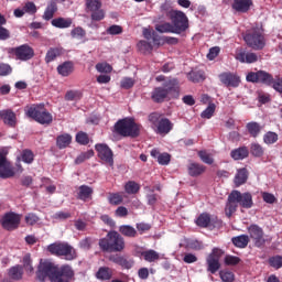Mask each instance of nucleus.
I'll return each instance as SVG.
<instances>
[{"label":"nucleus","instance_id":"nucleus-1","mask_svg":"<svg viewBox=\"0 0 282 282\" xmlns=\"http://www.w3.org/2000/svg\"><path fill=\"white\" fill-rule=\"evenodd\" d=\"M76 276L74 269L69 264L56 265L51 261L41 260L37 271L36 279L40 282H73Z\"/></svg>","mask_w":282,"mask_h":282},{"label":"nucleus","instance_id":"nucleus-2","mask_svg":"<svg viewBox=\"0 0 282 282\" xmlns=\"http://www.w3.org/2000/svg\"><path fill=\"white\" fill-rule=\"evenodd\" d=\"M169 97L180 98V82L175 78L165 80L163 86L155 87L151 91V100L158 105L164 102Z\"/></svg>","mask_w":282,"mask_h":282},{"label":"nucleus","instance_id":"nucleus-3","mask_svg":"<svg viewBox=\"0 0 282 282\" xmlns=\"http://www.w3.org/2000/svg\"><path fill=\"white\" fill-rule=\"evenodd\" d=\"M252 194L250 193H241L239 191H232L227 199V204L225 207V213L227 217H232L234 213H237V208L241 206V208H252Z\"/></svg>","mask_w":282,"mask_h":282},{"label":"nucleus","instance_id":"nucleus-4","mask_svg":"<svg viewBox=\"0 0 282 282\" xmlns=\"http://www.w3.org/2000/svg\"><path fill=\"white\" fill-rule=\"evenodd\" d=\"M243 41L248 47L261 51L265 47L268 39H265V29L263 24H256L248 29L243 34Z\"/></svg>","mask_w":282,"mask_h":282},{"label":"nucleus","instance_id":"nucleus-5","mask_svg":"<svg viewBox=\"0 0 282 282\" xmlns=\"http://www.w3.org/2000/svg\"><path fill=\"white\" fill-rule=\"evenodd\" d=\"M98 246L101 252H124L127 242L120 232L110 230L106 237L99 239Z\"/></svg>","mask_w":282,"mask_h":282},{"label":"nucleus","instance_id":"nucleus-6","mask_svg":"<svg viewBox=\"0 0 282 282\" xmlns=\"http://www.w3.org/2000/svg\"><path fill=\"white\" fill-rule=\"evenodd\" d=\"M140 124L133 118L119 119L113 126V132L121 138H138L140 135Z\"/></svg>","mask_w":282,"mask_h":282},{"label":"nucleus","instance_id":"nucleus-7","mask_svg":"<svg viewBox=\"0 0 282 282\" xmlns=\"http://www.w3.org/2000/svg\"><path fill=\"white\" fill-rule=\"evenodd\" d=\"M28 118H32L39 124H52L54 117L47 111L44 104H33L25 107Z\"/></svg>","mask_w":282,"mask_h":282},{"label":"nucleus","instance_id":"nucleus-8","mask_svg":"<svg viewBox=\"0 0 282 282\" xmlns=\"http://www.w3.org/2000/svg\"><path fill=\"white\" fill-rule=\"evenodd\" d=\"M46 250L50 254H53V257H64L66 261H74V259L78 257L76 249L67 242H53L47 246Z\"/></svg>","mask_w":282,"mask_h":282},{"label":"nucleus","instance_id":"nucleus-9","mask_svg":"<svg viewBox=\"0 0 282 282\" xmlns=\"http://www.w3.org/2000/svg\"><path fill=\"white\" fill-rule=\"evenodd\" d=\"M165 17L170 19L174 34H182V32H186V30H188V17H186V13L183 11L171 9L166 11Z\"/></svg>","mask_w":282,"mask_h":282},{"label":"nucleus","instance_id":"nucleus-10","mask_svg":"<svg viewBox=\"0 0 282 282\" xmlns=\"http://www.w3.org/2000/svg\"><path fill=\"white\" fill-rule=\"evenodd\" d=\"M149 122L156 128V133L160 135H167L173 131V122L169 118L162 116L160 112H152L148 117Z\"/></svg>","mask_w":282,"mask_h":282},{"label":"nucleus","instance_id":"nucleus-11","mask_svg":"<svg viewBox=\"0 0 282 282\" xmlns=\"http://www.w3.org/2000/svg\"><path fill=\"white\" fill-rule=\"evenodd\" d=\"M221 254H224V251H221V249L214 248L213 251L207 256V272H210V274H217V272H219V269L221 268V263H219Z\"/></svg>","mask_w":282,"mask_h":282},{"label":"nucleus","instance_id":"nucleus-12","mask_svg":"<svg viewBox=\"0 0 282 282\" xmlns=\"http://www.w3.org/2000/svg\"><path fill=\"white\" fill-rule=\"evenodd\" d=\"M221 219L210 216L208 213L200 214L196 219V226L199 228H221Z\"/></svg>","mask_w":282,"mask_h":282},{"label":"nucleus","instance_id":"nucleus-13","mask_svg":"<svg viewBox=\"0 0 282 282\" xmlns=\"http://www.w3.org/2000/svg\"><path fill=\"white\" fill-rule=\"evenodd\" d=\"M0 224L4 230H17L21 224V215L14 212L7 213L2 217Z\"/></svg>","mask_w":282,"mask_h":282},{"label":"nucleus","instance_id":"nucleus-14","mask_svg":"<svg viewBox=\"0 0 282 282\" xmlns=\"http://www.w3.org/2000/svg\"><path fill=\"white\" fill-rule=\"evenodd\" d=\"M248 234L256 248H263V246H265V234L263 232V228L259 227V225H250L248 227Z\"/></svg>","mask_w":282,"mask_h":282},{"label":"nucleus","instance_id":"nucleus-15","mask_svg":"<svg viewBox=\"0 0 282 282\" xmlns=\"http://www.w3.org/2000/svg\"><path fill=\"white\" fill-rule=\"evenodd\" d=\"M95 151H97V155L104 164L113 166V151L109 149V145L106 143H97L95 145Z\"/></svg>","mask_w":282,"mask_h":282},{"label":"nucleus","instance_id":"nucleus-16","mask_svg":"<svg viewBox=\"0 0 282 282\" xmlns=\"http://www.w3.org/2000/svg\"><path fill=\"white\" fill-rule=\"evenodd\" d=\"M12 54H14L17 61H32L34 58V48L29 44H22L20 46L13 47L11 50Z\"/></svg>","mask_w":282,"mask_h":282},{"label":"nucleus","instance_id":"nucleus-17","mask_svg":"<svg viewBox=\"0 0 282 282\" xmlns=\"http://www.w3.org/2000/svg\"><path fill=\"white\" fill-rule=\"evenodd\" d=\"M15 172L12 163L8 161V156L6 152H0V177L1 180H10V177H14Z\"/></svg>","mask_w":282,"mask_h":282},{"label":"nucleus","instance_id":"nucleus-18","mask_svg":"<svg viewBox=\"0 0 282 282\" xmlns=\"http://www.w3.org/2000/svg\"><path fill=\"white\" fill-rule=\"evenodd\" d=\"M218 78L220 83L225 85V87H232L236 89L239 87V85H241V77L235 73L225 72L218 75Z\"/></svg>","mask_w":282,"mask_h":282},{"label":"nucleus","instance_id":"nucleus-19","mask_svg":"<svg viewBox=\"0 0 282 282\" xmlns=\"http://www.w3.org/2000/svg\"><path fill=\"white\" fill-rule=\"evenodd\" d=\"M108 261H111V263H116V265H120V268H123L124 270H131L133 268V261L128 260L127 258L118 253L110 254L108 257Z\"/></svg>","mask_w":282,"mask_h":282},{"label":"nucleus","instance_id":"nucleus-20","mask_svg":"<svg viewBox=\"0 0 282 282\" xmlns=\"http://www.w3.org/2000/svg\"><path fill=\"white\" fill-rule=\"evenodd\" d=\"M231 8L236 12H240L241 14H246L250 12V8H252V0H232Z\"/></svg>","mask_w":282,"mask_h":282},{"label":"nucleus","instance_id":"nucleus-21","mask_svg":"<svg viewBox=\"0 0 282 282\" xmlns=\"http://www.w3.org/2000/svg\"><path fill=\"white\" fill-rule=\"evenodd\" d=\"M0 118L3 120L4 124L8 127L14 128L17 127V113L14 111L8 109L0 111Z\"/></svg>","mask_w":282,"mask_h":282},{"label":"nucleus","instance_id":"nucleus-22","mask_svg":"<svg viewBox=\"0 0 282 282\" xmlns=\"http://www.w3.org/2000/svg\"><path fill=\"white\" fill-rule=\"evenodd\" d=\"M187 173L191 177H199V175L206 173V166L204 164L191 162L187 165Z\"/></svg>","mask_w":282,"mask_h":282},{"label":"nucleus","instance_id":"nucleus-23","mask_svg":"<svg viewBox=\"0 0 282 282\" xmlns=\"http://www.w3.org/2000/svg\"><path fill=\"white\" fill-rule=\"evenodd\" d=\"M58 12V0H51L44 11V21H52L54 14Z\"/></svg>","mask_w":282,"mask_h":282},{"label":"nucleus","instance_id":"nucleus-24","mask_svg":"<svg viewBox=\"0 0 282 282\" xmlns=\"http://www.w3.org/2000/svg\"><path fill=\"white\" fill-rule=\"evenodd\" d=\"M236 61H239V63H257L259 61V56H257V53H246L243 51L236 54Z\"/></svg>","mask_w":282,"mask_h":282},{"label":"nucleus","instance_id":"nucleus-25","mask_svg":"<svg viewBox=\"0 0 282 282\" xmlns=\"http://www.w3.org/2000/svg\"><path fill=\"white\" fill-rule=\"evenodd\" d=\"M246 129L251 138H259L263 131V126L257 121H250L246 124Z\"/></svg>","mask_w":282,"mask_h":282},{"label":"nucleus","instance_id":"nucleus-26","mask_svg":"<svg viewBox=\"0 0 282 282\" xmlns=\"http://www.w3.org/2000/svg\"><path fill=\"white\" fill-rule=\"evenodd\" d=\"M95 276L98 281H111L113 276V269L109 267H100Z\"/></svg>","mask_w":282,"mask_h":282},{"label":"nucleus","instance_id":"nucleus-27","mask_svg":"<svg viewBox=\"0 0 282 282\" xmlns=\"http://www.w3.org/2000/svg\"><path fill=\"white\" fill-rule=\"evenodd\" d=\"M72 23H74L72 18H55L51 21V25H53V28H58L59 30L72 28Z\"/></svg>","mask_w":282,"mask_h":282},{"label":"nucleus","instance_id":"nucleus-28","mask_svg":"<svg viewBox=\"0 0 282 282\" xmlns=\"http://www.w3.org/2000/svg\"><path fill=\"white\" fill-rule=\"evenodd\" d=\"M249 155L250 150H248V147L246 145L237 148L230 152V158H232V160H246Z\"/></svg>","mask_w":282,"mask_h":282},{"label":"nucleus","instance_id":"nucleus-29","mask_svg":"<svg viewBox=\"0 0 282 282\" xmlns=\"http://www.w3.org/2000/svg\"><path fill=\"white\" fill-rule=\"evenodd\" d=\"M248 175H249L248 169L246 167L239 169L234 178L236 186H243V184L248 182Z\"/></svg>","mask_w":282,"mask_h":282},{"label":"nucleus","instance_id":"nucleus-30","mask_svg":"<svg viewBox=\"0 0 282 282\" xmlns=\"http://www.w3.org/2000/svg\"><path fill=\"white\" fill-rule=\"evenodd\" d=\"M58 56H63V48L62 47H51L45 55V63L50 64L53 61H56Z\"/></svg>","mask_w":282,"mask_h":282},{"label":"nucleus","instance_id":"nucleus-31","mask_svg":"<svg viewBox=\"0 0 282 282\" xmlns=\"http://www.w3.org/2000/svg\"><path fill=\"white\" fill-rule=\"evenodd\" d=\"M73 73H74V63L69 61L64 62L63 64L57 66V74H59V76L67 77Z\"/></svg>","mask_w":282,"mask_h":282},{"label":"nucleus","instance_id":"nucleus-32","mask_svg":"<svg viewBox=\"0 0 282 282\" xmlns=\"http://www.w3.org/2000/svg\"><path fill=\"white\" fill-rule=\"evenodd\" d=\"M119 232L122 237H128L130 239L138 237V230H135L131 225H121L119 227Z\"/></svg>","mask_w":282,"mask_h":282},{"label":"nucleus","instance_id":"nucleus-33","mask_svg":"<svg viewBox=\"0 0 282 282\" xmlns=\"http://www.w3.org/2000/svg\"><path fill=\"white\" fill-rule=\"evenodd\" d=\"M91 195H94V188H91L89 185H80L79 192H78V199H82V202H87V199H91Z\"/></svg>","mask_w":282,"mask_h":282},{"label":"nucleus","instance_id":"nucleus-34","mask_svg":"<svg viewBox=\"0 0 282 282\" xmlns=\"http://www.w3.org/2000/svg\"><path fill=\"white\" fill-rule=\"evenodd\" d=\"M8 274L9 279H12V281H21V279H23V267L20 264L11 267L8 271Z\"/></svg>","mask_w":282,"mask_h":282},{"label":"nucleus","instance_id":"nucleus-35","mask_svg":"<svg viewBox=\"0 0 282 282\" xmlns=\"http://www.w3.org/2000/svg\"><path fill=\"white\" fill-rule=\"evenodd\" d=\"M231 242L234 246H236V248H248V243H250V237L248 235H240L234 237Z\"/></svg>","mask_w":282,"mask_h":282},{"label":"nucleus","instance_id":"nucleus-36","mask_svg":"<svg viewBox=\"0 0 282 282\" xmlns=\"http://www.w3.org/2000/svg\"><path fill=\"white\" fill-rule=\"evenodd\" d=\"M6 23H8V20L0 13V41H8L11 36L10 30L3 26Z\"/></svg>","mask_w":282,"mask_h":282},{"label":"nucleus","instance_id":"nucleus-37","mask_svg":"<svg viewBox=\"0 0 282 282\" xmlns=\"http://www.w3.org/2000/svg\"><path fill=\"white\" fill-rule=\"evenodd\" d=\"M187 78L192 83H204V80H206V74L204 70H191L187 74Z\"/></svg>","mask_w":282,"mask_h":282},{"label":"nucleus","instance_id":"nucleus-38","mask_svg":"<svg viewBox=\"0 0 282 282\" xmlns=\"http://www.w3.org/2000/svg\"><path fill=\"white\" fill-rule=\"evenodd\" d=\"M56 144L59 149H67L72 144V134L64 133L56 138Z\"/></svg>","mask_w":282,"mask_h":282},{"label":"nucleus","instance_id":"nucleus-39","mask_svg":"<svg viewBox=\"0 0 282 282\" xmlns=\"http://www.w3.org/2000/svg\"><path fill=\"white\" fill-rule=\"evenodd\" d=\"M141 257H143L144 261H148V263H154V261H160V253L153 249L143 251L141 253Z\"/></svg>","mask_w":282,"mask_h":282},{"label":"nucleus","instance_id":"nucleus-40","mask_svg":"<svg viewBox=\"0 0 282 282\" xmlns=\"http://www.w3.org/2000/svg\"><path fill=\"white\" fill-rule=\"evenodd\" d=\"M258 83H262V85H272V83H274V77L265 70H258Z\"/></svg>","mask_w":282,"mask_h":282},{"label":"nucleus","instance_id":"nucleus-41","mask_svg":"<svg viewBox=\"0 0 282 282\" xmlns=\"http://www.w3.org/2000/svg\"><path fill=\"white\" fill-rule=\"evenodd\" d=\"M143 36L147 41H152L154 45H160V35L158 32L152 31L151 29H143Z\"/></svg>","mask_w":282,"mask_h":282},{"label":"nucleus","instance_id":"nucleus-42","mask_svg":"<svg viewBox=\"0 0 282 282\" xmlns=\"http://www.w3.org/2000/svg\"><path fill=\"white\" fill-rule=\"evenodd\" d=\"M155 30H156V32H160V34H175L173 24L171 22H164L162 24H156Z\"/></svg>","mask_w":282,"mask_h":282},{"label":"nucleus","instance_id":"nucleus-43","mask_svg":"<svg viewBox=\"0 0 282 282\" xmlns=\"http://www.w3.org/2000/svg\"><path fill=\"white\" fill-rule=\"evenodd\" d=\"M124 202V197L121 193H109L108 194V203L111 206H120Z\"/></svg>","mask_w":282,"mask_h":282},{"label":"nucleus","instance_id":"nucleus-44","mask_svg":"<svg viewBox=\"0 0 282 282\" xmlns=\"http://www.w3.org/2000/svg\"><path fill=\"white\" fill-rule=\"evenodd\" d=\"M124 191L128 195H135L140 193V184L135 183V181H129L124 185Z\"/></svg>","mask_w":282,"mask_h":282},{"label":"nucleus","instance_id":"nucleus-45","mask_svg":"<svg viewBox=\"0 0 282 282\" xmlns=\"http://www.w3.org/2000/svg\"><path fill=\"white\" fill-rule=\"evenodd\" d=\"M22 270L24 269L25 272H30V274H32V272H34V265H32V254L30 253H25L24 257L22 258Z\"/></svg>","mask_w":282,"mask_h":282},{"label":"nucleus","instance_id":"nucleus-46","mask_svg":"<svg viewBox=\"0 0 282 282\" xmlns=\"http://www.w3.org/2000/svg\"><path fill=\"white\" fill-rule=\"evenodd\" d=\"M250 153L253 158H263V153H265V151L261 144L253 142L250 144Z\"/></svg>","mask_w":282,"mask_h":282},{"label":"nucleus","instance_id":"nucleus-47","mask_svg":"<svg viewBox=\"0 0 282 282\" xmlns=\"http://www.w3.org/2000/svg\"><path fill=\"white\" fill-rule=\"evenodd\" d=\"M263 142L264 144H275V142H279V134L273 131H268L263 135Z\"/></svg>","mask_w":282,"mask_h":282},{"label":"nucleus","instance_id":"nucleus-48","mask_svg":"<svg viewBox=\"0 0 282 282\" xmlns=\"http://www.w3.org/2000/svg\"><path fill=\"white\" fill-rule=\"evenodd\" d=\"M268 263L270 268L274 270H281L282 268V256H272L269 258Z\"/></svg>","mask_w":282,"mask_h":282},{"label":"nucleus","instance_id":"nucleus-49","mask_svg":"<svg viewBox=\"0 0 282 282\" xmlns=\"http://www.w3.org/2000/svg\"><path fill=\"white\" fill-rule=\"evenodd\" d=\"M75 140L78 144L87 147V144H89V134L84 131H79L77 132Z\"/></svg>","mask_w":282,"mask_h":282},{"label":"nucleus","instance_id":"nucleus-50","mask_svg":"<svg viewBox=\"0 0 282 282\" xmlns=\"http://www.w3.org/2000/svg\"><path fill=\"white\" fill-rule=\"evenodd\" d=\"M90 158H94V150H88L86 152L80 153L75 159V164H83V162H86V160H89Z\"/></svg>","mask_w":282,"mask_h":282},{"label":"nucleus","instance_id":"nucleus-51","mask_svg":"<svg viewBox=\"0 0 282 282\" xmlns=\"http://www.w3.org/2000/svg\"><path fill=\"white\" fill-rule=\"evenodd\" d=\"M24 221L26 226H35V224H39V221H41V218L34 213H29L25 215Z\"/></svg>","mask_w":282,"mask_h":282},{"label":"nucleus","instance_id":"nucleus-52","mask_svg":"<svg viewBox=\"0 0 282 282\" xmlns=\"http://www.w3.org/2000/svg\"><path fill=\"white\" fill-rule=\"evenodd\" d=\"M198 158L204 162V164H213L215 162V159H213V155L210 153L206 152V150L198 151Z\"/></svg>","mask_w":282,"mask_h":282},{"label":"nucleus","instance_id":"nucleus-53","mask_svg":"<svg viewBox=\"0 0 282 282\" xmlns=\"http://www.w3.org/2000/svg\"><path fill=\"white\" fill-rule=\"evenodd\" d=\"M86 8L89 12H94L102 8V2L100 0H86Z\"/></svg>","mask_w":282,"mask_h":282},{"label":"nucleus","instance_id":"nucleus-54","mask_svg":"<svg viewBox=\"0 0 282 282\" xmlns=\"http://www.w3.org/2000/svg\"><path fill=\"white\" fill-rule=\"evenodd\" d=\"M138 47H139L140 52H142L143 54H147L149 52H153V44H151V42H147L144 40H141L138 43Z\"/></svg>","mask_w":282,"mask_h":282},{"label":"nucleus","instance_id":"nucleus-55","mask_svg":"<svg viewBox=\"0 0 282 282\" xmlns=\"http://www.w3.org/2000/svg\"><path fill=\"white\" fill-rule=\"evenodd\" d=\"M21 158L22 162H24L25 164H32L34 162V153L32 152V150H23Z\"/></svg>","mask_w":282,"mask_h":282},{"label":"nucleus","instance_id":"nucleus-56","mask_svg":"<svg viewBox=\"0 0 282 282\" xmlns=\"http://www.w3.org/2000/svg\"><path fill=\"white\" fill-rule=\"evenodd\" d=\"M216 106L215 104H209L208 107L200 113V118H205L206 120H210L215 113Z\"/></svg>","mask_w":282,"mask_h":282},{"label":"nucleus","instance_id":"nucleus-57","mask_svg":"<svg viewBox=\"0 0 282 282\" xmlns=\"http://www.w3.org/2000/svg\"><path fill=\"white\" fill-rule=\"evenodd\" d=\"M96 69L99 72V74H111L113 67L107 63H98L96 64Z\"/></svg>","mask_w":282,"mask_h":282},{"label":"nucleus","instance_id":"nucleus-58","mask_svg":"<svg viewBox=\"0 0 282 282\" xmlns=\"http://www.w3.org/2000/svg\"><path fill=\"white\" fill-rule=\"evenodd\" d=\"M83 98V94L78 90H68L65 94V100L72 101V100H80Z\"/></svg>","mask_w":282,"mask_h":282},{"label":"nucleus","instance_id":"nucleus-59","mask_svg":"<svg viewBox=\"0 0 282 282\" xmlns=\"http://www.w3.org/2000/svg\"><path fill=\"white\" fill-rule=\"evenodd\" d=\"M107 34H110L111 36H118V34H122L123 29L121 25L112 24L106 30Z\"/></svg>","mask_w":282,"mask_h":282},{"label":"nucleus","instance_id":"nucleus-60","mask_svg":"<svg viewBox=\"0 0 282 282\" xmlns=\"http://www.w3.org/2000/svg\"><path fill=\"white\" fill-rule=\"evenodd\" d=\"M90 12L91 21H102V19H105V10H102L101 8Z\"/></svg>","mask_w":282,"mask_h":282},{"label":"nucleus","instance_id":"nucleus-61","mask_svg":"<svg viewBox=\"0 0 282 282\" xmlns=\"http://www.w3.org/2000/svg\"><path fill=\"white\" fill-rule=\"evenodd\" d=\"M219 276L223 282H232L235 281V273L231 271H220Z\"/></svg>","mask_w":282,"mask_h":282},{"label":"nucleus","instance_id":"nucleus-62","mask_svg":"<svg viewBox=\"0 0 282 282\" xmlns=\"http://www.w3.org/2000/svg\"><path fill=\"white\" fill-rule=\"evenodd\" d=\"M86 34L87 32H85L84 29L80 26L73 29L70 32V35L73 36V39H84Z\"/></svg>","mask_w":282,"mask_h":282},{"label":"nucleus","instance_id":"nucleus-63","mask_svg":"<svg viewBox=\"0 0 282 282\" xmlns=\"http://www.w3.org/2000/svg\"><path fill=\"white\" fill-rule=\"evenodd\" d=\"M133 85H135V79H133L131 77H124L121 80V88L122 89H131L133 87Z\"/></svg>","mask_w":282,"mask_h":282},{"label":"nucleus","instance_id":"nucleus-64","mask_svg":"<svg viewBox=\"0 0 282 282\" xmlns=\"http://www.w3.org/2000/svg\"><path fill=\"white\" fill-rule=\"evenodd\" d=\"M12 74V66L10 64L0 63V76H10Z\"/></svg>","mask_w":282,"mask_h":282}]
</instances>
